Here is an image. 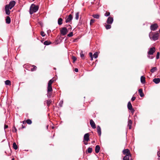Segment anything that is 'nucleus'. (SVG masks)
<instances>
[{"mask_svg": "<svg viewBox=\"0 0 160 160\" xmlns=\"http://www.w3.org/2000/svg\"><path fill=\"white\" fill-rule=\"evenodd\" d=\"M158 27V26L157 24H154L151 26L150 29L151 30L155 31Z\"/></svg>", "mask_w": 160, "mask_h": 160, "instance_id": "9d476101", "label": "nucleus"}, {"mask_svg": "<svg viewBox=\"0 0 160 160\" xmlns=\"http://www.w3.org/2000/svg\"><path fill=\"white\" fill-rule=\"evenodd\" d=\"M99 53V52H95L94 54L93 55V56L94 58H97L98 57V54Z\"/></svg>", "mask_w": 160, "mask_h": 160, "instance_id": "b1692460", "label": "nucleus"}, {"mask_svg": "<svg viewBox=\"0 0 160 160\" xmlns=\"http://www.w3.org/2000/svg\"><path fill=\"white\" fill-rule=\"evenodd\" d=\"M60 31L61 34L63 36L65 35L68 32V29L65 27L62 28Z\"/></svg>", "mask_w": 160, "mask_h": 160, "instance_id": "0eeeda50", "label": "nucleus"}, {"mask_svg": "<svg viewBox=\"0 0 160 160\" xmlns=\"http://www.w3.org/2000/svg\"><path fill=\"white\" fill-rule=\"evenodd\" d=\"M113 18L110 17L108 18L107 22L109 24H111L113 22Z\"/></svg>", "mask_w": 160, "mask_h": 160, "instance_id": "9b49d317", "label": "nucleus"}, {"mask_svg": "<svg viewBox=\"0 0 160 160\" xmlns=\"http://www.w3.org/2000/svg\"><path fill=\"white\" fill-rule=\"evenodd\" d=\"M79 12H77L75 14V19L76 20H78L79 18Z\"/></svg>", "mask_w": 160, "mask_h": 160, "instance_id": "c85d7f7f", "label": "nucleus"}, {"mask_svg": "<svg viewBox=\"0 0 160 160\" xmlns=\"http://www.w3.org/2000/svg\"><path fill=\"white\" fill-rule=\"evenodd\" d=\"M92 151V148H89L88 149V152L89 153H91Z\"/></svg>", "mask_w": 160, "mask_h": 160, "instance_id": "2f4dec72", "label": "nucleus"}, {"mask_svg": "<svg viewBox=\"0 0 160 160\" xmlns=\"http://www.w3.org/2000/svg\"><path fill=\"white\" fill-rule=\"evenodd\" d=\"M89 135L88 133L85 134L84 136L83 141L88 142L89 140Z\"/></svg>", "mask_w": 160, "mask_h": 160, "instance_id": "6e6552de", "label": "nucleus"}, {"mask_svg": "<svg viewBox=\"0 0 160 160\" xmlns=\"http://www.w3.org/2000/svg\"><path fill=\"white\" fill-rule=\"evenodd\" d=\"M138 92L139 93L140 96L141 97H143L144 96V94L142 92V89H140L138 90Z\"/></svg>", "mask_w": 160, "mask_h": 160, "instance_id": "a211bd4d", "label": "nucleus"}, {"mask_svg": "<svg viewBox=\"0 0 160 160\" xmlns=\"http://www.w3.org/2000/svg\"><path fill=\"white\" fill-rule=\"evenodd\" d=\"M153 81L156 84H158L160 82V79L159 78H155L153 79Z\"/></svg>", "mask_w": 160, "mask_h": 160, "instance_id": "dca6fc26", "label": "nucleus"}, {"mask_svg": "<svg viewBox=\"0 0 160 160\" xmlns=\"http://www.w3.org/2000/svg\"><path fill=\"white\" fill-rule=\"evenodd\" d=\"M159 34L158 33L153 32H151L149 34V37L151 40L153 41L157 40L158 38Z\"/></svg>", "mask_w": 160, "mask_h": 160, "instance_id": "f03ea898", "label": "nucleus"}, {"mask_svg": "<svg viewBox=\"0 0 160 160\" xmlns=\"http://www.w3.org/2000/svg\"><path fill=\"white\" fill-rule=\"evenodd\" d=\"M15 2L14 1H11L9 4L7 5L8 6V8H9L10 9H11L15 5Z\"/></svg>", "mask_w": 160, "mask_h": 160, "instance_id": "423d86ee", "label": "nucleus"}, {"mask_svg": "<svg viewBox=\"0 0 160 160\" xmlns=\"http://www.w3.org/2000/svg\"><path fill=\"white\" fill-rule=\"evenodd\" d=\"M132 121L131 120L129 119L128 121V126L129 127V129H130L132 128Z\"/></svg>", "mask_w": 160, "mask_h": 160, "instance_id": "2eb2a0df", "label": "nucleus"}, {"mask_svg": "<svg viewBox=\"0 0 160 160\" xmlns=\"http://www.w3.org/2000/svg\"><path fill=\"white\" fill-rule=\"evenodd\" d=\"M48 126H47V128H48Z\"/></svg>", "mask_w": 160, "mask_h": 160, "instance_id": "6e6d98bb", "label": "nucleus"}, {"mask_svg": "<svg viewBox=\"0 0 160 160\" xmlns=\"http://www.w3.org/2000/svg\"><path fill=\"white\" fill-rule=\"evenodd\" d=\"M95 22V20L94 19H91L90 21V24L91 25H92L93 23H94Z\"/></svg>", "mask_w": 160, "mask_h": 160, "instance_id": "c9c22d12", "label": "nucleus"}, {"mask_svg": "<svg viewBox=\"0 0 160 160\" xmlns=\"http://www.w3.org/2000/svg\"><path fill=\"white\" fill-rule=\"evenodd\" d=\"M62 101H61L59 103V106H60V107H62Z\"/></svg>", "mask_w": 160, "mask_h": 160, "instance_id": "c03bdc74", "label": "nucleus"}, {"mask_svg": "<svg viewBox=\"0 0 160 160\" xmlns=\"http://www.w3.org/2000/svg\"><path fill=\"white\" fill-rule=\"evenodd\" d=\"M159 55H160V53H159V52H158L157 53V56H156V59H158L159 58Z\"/></svg>", "mask_w": 160, "mask_h": 160, "instance_id": "58836bf2", "label": "nucleus"}, {"mask_svg": "<svg viewBox=\"0 0 160 160\" xmlns=\"http://www.w3.org/2000/svg\"><path fill=\"white\" fill-rule=\"evenodd\" d=\"M131 156L128 155H126L123 158V160H129V157H131Z\"/></svg>", "mask_w": 160, "mask_h": 160, "instance_id": "4be33fe9", "label": "nucleus"}, {"mask_svg": "<svg viewBox=\"0 0 160 160\" xmlns=\"http://www.w3.org/2000/svg\"><path fill=\"white\" fill-rule=\"evenodd\" d=\"M38 9V7L37 5H35L33 4L31 5L29 10L30 14H32L33 13L36 12Z\"/></svg>", "mask_w": 160, "mask_h": 160, "instance_id": "7ed1b4c3", "label": "nucleus"}, {"mask_svg": "<svg viewBox=\"0 0 160 160\" xmlns=\"http://www.w3.org/2000/svg\"><path fill=\"white\" fill-rule=\"evenodd\" d=\"M80 56L82 58H83L84 57V55L82 53V52L80 53Z\"/></svg>", "mask_w": 160, "mask_h": 160, "instance_id": "79ce46f5", "label": "nucleus"}, {"mask_svg": "<svg viewBox=\"0 0 160 160\" xmlns=\"http://www.w3.org/2000/svg\"><path fill=\"white\" fill-rule=\"evenodd\" d=\"M110 14V13L109 12H106V13L105 14V16L107 17L109 16Z\"/></svg>", "mask_w": 160, "mask_h": 160, "instance_id": "e433bc0d", "label": "nucleus"}, {"mask_svg": "<svg viewBox=\"0 0 160 160\" xmlns=\"http://www.w3.org/2000/svg\"><path fill=\"white\" fill-rule=\"evenodd\" d=\"M62 19L61 18H60L58 19V23L59 25H61L62 24Z\"/></svg>", "mask_w": 160, "mask_h": 160, "instance_id": "393cba45", "label": "nucleus"}, {"mask_svg": "<svg viewBox=\"0 0 160 160\" xmlns=\"http://www.w3.org/2000/svg\"><path fill=\"white\" fill-rule=\"evenodd\" d=\"M97 132L99 135V136H101V129L100 127L99 126H98L97 127Z\"/></svg>", "mask_w": 160, "mask_h": 160, "instance_id": "f3484780", "label": "nucleus"}, {"mask_svg": "<svg viewBox=\"0 0 160 160\" xmlns=\"http://www.w3.org/2000/svg\"><path fill=\"white\" fill-rule=\"evenodd\" d=\"M90 58H91V60L92 61V60H93V58H92V57H90Z\"/></svg>", "mask_w": 160, "mask_h": 160, "instance_id": "603ef678", "label": "nucleus"}, {"mask_svg": "<svg viewBox=\"0 0 160 160\" xmlns=\"http://www.w3.org/2000/svg\"><path fill=\"white\" fill-rule=\"evenodd\" d=\"M100 147L99 145H97L95 147V151L97 153H98L100 151Z\"/></svg>", "mask_w": 160, "mask_h": 160, "instance_id": "6ab92c4d", "label": "nucleus"}, {"mask_svg": "<svg viewBox=\"0 0 160 160\" xmlns=\"http://www.w3.org/2000/svg\"><path fill=\"white\" fill-rule=\"evenodd\" d=\"M157 70L156 67H154L151 69V72L152 73H153L154 72L156 71Z\"/></svg>", "mask_w": 160, "mask_h": 160, "instance_id": "cd10ccee", "label": "nucleus"}, {"mask_svg": "<svg viewBox=\"0 0 160 160\" xmlns=\"http://www.w3.org/2000/svg\"><path fill=\"white\" fill-rule=\"evenodd\" d=\"M92 16L94 18L98 19L99 17V16L98 14H93Z\"/></svg>", "mask_w": 160, "mask_h": 160, "instance_id": "c756f323", "label": "nucleus"}, {"mask_svg": "<svg viewBox=\"0 0 160 160\" xmlns=\"http://www.w3.org/2000/svg\"><path fill=\"white\" fill-rule=\"evenodd\" d=\"M54 81V80L51 79L49 81L48 83L47 87V96L48 98H50L52 95V84Z\"/></svg>", "mask_w": 160, "mask_h": 160, "instance_id": "f257e3e1", "label": "nucleus"}, {"mask_svg": "<svg viewBox=\"0 0 160 160\" xmlns=\"http://www.w3.org/2000/svg\"><path fill=\"white\" fill-rule=\"evenodd\" d=\"M73 36V33L72 32H71L69 34H68V36L69 37H71Z\"/></svg>", "mask_w": 160, "mask_h": 160, "instance_id": "4c0bfd02", "label": "nucleus"}, {"mask_svg": "<svg viewBox=\"0 0 160 160\" xmlns=\"http://www.w3.org/2000/svg\"><path fill=\"white\" fill-rule=\"evenodd\" d=\"M74 71L75 72H78V69L77 68H76L74 69Z\"/></svg>", "mask_w": 160, "mask_h": 160, "instance_id": "09e8293b", "label": "nucleus"}, {"mask_svg": "<svg viewBox=\"0 0 160 160\" xmlns=\"http://www.w3.org/2000/svg\"><path fill=\"white\" fill-rule=\"evenodd\" d=\"M6 23L9 24L11 22V19L9 17H7L6 19Z\"/></svg>", "mask_w": 160, "mask_h": 160, "instance_id": "412c9836", "label": "nucleus"}, {"mask_svg": "<svg viewBox=\"0 0 160 160\" xmlns=\"http://www.w3.org/2000/svg\"><path fill=\"white\" fill-rule=\"evenodd\" d=\"M26 122L28 124H31L32 123V122L31 120H30V119H28L26 121L23 122V123H24Z\"/></svg>", "mask_w": 160, "mask_h": 160, "instance_id": "5701e85b", "label": "nucleus"}, {"mask_svg": "<svg viewBox=\"0 0 160 160\" xmlns=\"http://www.w3.org/2000/svg\"><path fill=\"white\" fill-rule=\"evenodd\" d=\"M5 84L6 85H11V82L9 80H7L5 81Z\"/></svg>", "mask_w": 160, "mask_h": 160, "instance_id": "bb28decb", "label": "nucleus"}, {"mask_svg": "<svg viewBox=\"0 0 160 160\" xmlns=\"http://www.w3.org/2000/svg\"><path fill=\"white\" fill-rule=\"evenodd\" d=\"M135 98H136L135 97H132L131 98V100L132 101H134L135 100Z\"/></svg>", "mask_w": 160, "mask_h": 160, "instance_id": "37998d69", "label": "nucleus"}, {"mask_svg": "<svg viewBox=\"0 0 160 160\" xmlns=\"http://www.w3.org/2000/svg\"><path fill=\"white\" fill-rule=\"evenodd\" d=\"M155 48L154 47L152 48H150L148 52V57L150 59H152L153 58V57L151 56V55L155 52Z\"/></svg>", "mask_w": 160, "mask_h": 160, "instance_id": "20e7f679", "label": "nucleus"}, {"mask_svg": "<svg viewBox=\"0 0 160 160\" xmlns=\"http://www.w3.org/2000/svg\"><path fill=\"white\" fill-rule=\"evenodd\" d=\"M54 128V127H52V128H53H53Z\"/></svg>", "mask_w": 160, "mask_h": 160, "instance_id": "4d7b16f0", "label": "nucleus"}, {"mask_svg": "<svg viewBox=\"0 0 160 160\" xmlns=\"http://www.w3.org/2000/svg\"><path fill=\"white\" fill-rule=\"evenodd\" d=\"M51 43L50 42L48 41H45V42H44V44L46 45H49Z\"/></svg>", "mask_w": 160, "mask_h": 160, "instance_id": "7c9ffc66", "label": "nucleus"}, {"mask_svg": "<svg viewBox=\"0 0 160 160\" xmlns=\"http://www.w3.org/2000/svg\"><path fill=\"white\" fill-rule=\"evenodd\" d=\"M122 152L123 154L124 155H128L131 156V154L130 153V151L128 149H124L122 151Z\"/></svg>", "mask_w": 160, "mask_h": 160, "instance_id": "1a4fd4ad", "label": "nucleus"}, {"mask_svg": "<svg viewBox=\"0 0 160 160\" xmlns=\"http://www.w3.org/2000/svg\"><path fill=\"white\" fill-rule=\"evenodd\" d=\"M141 82L142 83H144L145 82V78L143 76H142L141 77Z\"/></svg>", "mask_w": 160, "mask_h": 160, "instance_id": "aec40b11", "label": "nucleus"}, {"mask_svg": "<svg viewBox=\"0 0 160 160\" xmlns=\"http://www.w3.org/2000/svg\"><path fill=\"white\" fill-rule=\"evenodd\" d=\"M33 68H32L31 69V71H33L36 70L37 68V67L36 66H33Z\"/></svg>", "mask_w": 160, "mask_h": 160, "instance_id": "72a5a7b5", "label": "nucleus"}, {"mask_svg": "<svg viewBox=\"0 0 160 160\" xmlns=\"http://www.w3.org/2000/svg\"><path fill=\"white\" fill-rule=\"evenodd\" d=\"M89 56L90 57H92V52H90L89 53Z\"/></svg>", "mask_w": 160, "mask_h": 160, "instance_id": "49530a36", "label": "nucleus"}, {"mask_svg": "<svg viewBox=\"0 0 160 160\" xmlns=\"http://www.w3.org/2000/svg\"><path fill=\"white\" fill-rule=\"evenodd\" d=\"M12 160H14V158H13V159H12Z\"/></svg>", "mask_w": 160, "mask_h": 160, "instance_id": "5fc2aeb1", "label": "nucleus"}, {"mask_svg": "<svg viewBox=\"0 0 160 160\" xmlns=\"http://www.w3.org/2000/svg\"><path fill=\"white\" fill-rule=\"evenodd\" d=\"M51 103V101L50 100H48L47 101V103L48 106H49Z\"/></svg>", "mask_w": 160, "mask_h": 160, "instance_id": "ea45409f", "label": "nucleus"}, {"mask_svg": "<svg viewBox=\"0 0 160 160\" xmlns=\"http://www.w3.org/2000/svg\"><path fill=\"white\" fill-rule=\"evenodd\" d=\"M72 16L71 14L69 15L68 18H67L66 20V22H70L72 20Z\"/></svg>", "mask_w": 160, "mask_h": 160, "instance_id": "4468645a", "label": "nucleus"}, {"mask_svg": "<svg viewBox=\"0 0 160 160\" xmlns=\"http://www.w3.org/2000/svg\"><path fill=\"white\" fill-rule=\"evenodd\" d=\"M5 9L6 14L8 15H9L10 12V11L9 10V9H10L9 8H8V6L7 5H6Z\"/></svg>", "mask_w": 160, "mask_h": 160, "instance_id": "ddd939ff", "label": "nucleus"}, {"mask_svg": "<svg viewBox=\"0 0 160 160\" xmlns=\"http://www.w3.org/2000/svg\"><path fill=\"white\" fill-rule=\"evenodd\" d=\"M13 147L15 150L18 149V147L15 142H14L13 144Z\"/></svg>", "mask_w": 160, "mask_h": 160, "instance_id": "a878e982", "label": "nucleus"}, {"mask_svg": "<svg viewBox=\"0 0 160 160\" xmlns=\"http://www.w3.org/2000/svg\"><path fill=\"white\" fill-rule=\"evenodd\" d=\"M90 123L92 128L95 129L96 128L95 124L92 120L91 119L90 120Z\"/></svg>", "mask_w": 160, "mask_h": 160, "instance_id": "f8f14e48", "label": "nucleus"}, {"mask_svg": "<svg viewBox=\"0 0 160 160\" xmlns=\"http://www.w3.org/2000/svg\"><path fill=\"white\" fill-rule=\"evenodd\" d=\"M8 126L7 125H5L4 129H6L8 128Z\"/></svg>", "mask_w": 160, "mask_h": 160, "instance_id": "de8ad7c7", "label": "nucleus"}, {"mask_svg": "<svg viewBox=\"0 0 160 160\" xmlns=\"http://www.w3.org/2000/svg\"><path fill=\"white\" fill-rule=\"evenodd\" d=\"M159 32H160V29L159 30Z\"/></svg>", "mask_w": 160, "mask_h": 160, "instance_id": "13d9d810", "label": "nucleus"}, {"mask_svg": "<svg viewBox=\"0 0 160 160\" xmlns=\"http://www.w3.org/2000/svg\"><path fill=\"white\" fill-rule=\"evenodd\" d=\"M105 27L106 29H108L111 28V26L110 25L108 24Z\"/></svg>", "mask_w": 160, "mask_h": 160, "instance_id": "473e14b6", "label": "nucleus"}, {"mask_svg": "<svg viewBox=\"0 0 160 160\" xmlns=\"http://www.w3.org/2000/svg\"><path fill=\"white\" fill-rule=\"evenodd\" d=\"M72 59L73 61V62H75V61L77 60V58L74 56H73L72 57Z\"/></svg>", "mask_w": 160, "mask_h": 160, "instance_id": "f704fd0d", "label": "nucleus"}, {"mask_svg": "<svg viewBox=\"0 0 160 160\" xmlns=\"http://www.w3.org/2000/svg\"><path fill=\"white\" fill-rule=\"evenodd\" d=\"M41 35L42 36V37H44L45 36V33H44V32H43V31H42L41 32Z\"/></svg>", "mask_w": 160, "mask_h": 160, "instance_id": "a19ab883", "label": "nucleus"}, {"mask_svg": "<svg viewBox=\"0 0 160 160\" xmlns=\"http://www.w3.org/2000/svg\"><path fill=\"white\" fill-rule=\"evenodd\" d=\"M158 160H160V158H158Z\"/></svg>", "mask_w": 160, "mask_h": 160, "instance_id": "864d4df0", "label": "nucleus"}, {"mask_svg": "<svg viewBox=\"0 0 160 160\" xmlns=\"http://www.w3.org/2000/svg\"><path fill=\"white\" fill-rule=\"evenodd\" d=\"M127 107L128 109L131 110V112L133 114L134 112V110L132 108V105L130 102H128Z\"/></svg>", "mask_w": 160, "mask_h": 160, "instance_id": "39448f33", "label": "nucleus"}, {"mask_svg": "<svg viewBox=\"0 0 160 160\" xmlns=\"http://www.w3.org/2000/svg\"><path fill=\"white\" fill-rule=\"evenodd\" d=\"M15 128V132H16L17 131L16 128Z\"/></svg>", "mask_w": 160, "mask_h": 160, "instance_id": "3c124183", "label": "nucleus"}, {"mask_svg": "<svg viewBox=\"0 0 160 160\" xmlns=\"http://www.w3.org/2000/svg\"><path fill=\"white\" fill-rule=\"evenodd\" d=\"M157 154L158 156L160 157V150L159 151H158L157 152Z\"/></svg>", "mask_w": 160, "mask_h": 160, "instance_id": "a18cd8bd", "label": "nucleus"}, {"mask_svg": "<svg viewBox=\"0 0 160 160\" xmlns=\"http://www.w3.org/2000/svg\"><path fill=\"white\" fill-rule=\"evenodd\" d=\"M84 142V144L85 145H87L88 144V142H85V141Z\"/></svg>", "mask_w": 160, "mask_h": 160, "instance_id": "8fccbe9b", "label": "nucleus"}]
</instances>
